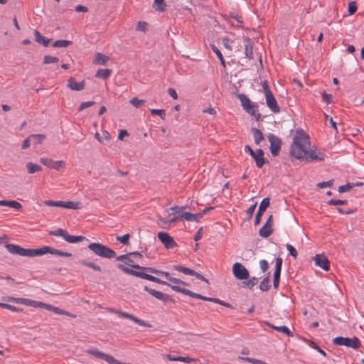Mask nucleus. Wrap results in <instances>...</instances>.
Masks as SVG:
<instances>
[{
  "mask_svg": "<svg viewBox=\"0 0 364 364\" xmlns=\"http://www.w3.org/2000/svg\"><path fill=\"white\" fill-rule=\"evenodd\" d=\"M310 139L309 135L302 129H297L293 138L291 146V154L297 159L311 161H324L326 155L321 151L316 152V149L310 148Z\"/></svg>",
  "mask_w": 364,
  "mask_h": 364,
  "instance_id": "nucleus-1",
  "label": "nucleus"
},
{
  "mask_svg": "<svg viewBox=\"0 0 364 364\" xmlns=\"http://www.w3.org/2000/svg\"><path fill=\"white\" fill-rule=\"evenodd\" d=\"M146 269L149 270V272L159 274L161 276H164L167 279L168 281H170L172 284L168 283V287H170L173 291L176 292L182 293L185 295L190 296L191 297L196 298L197 294L194 293L187 289L185 288V287L188 286V284L183 281H181L179 279L172 277L171 274L167 272H163L159 271L153 268H146Z\"/></svg>",
  "mask_w": 364,
  "mask_h": 364,
  "instance_id": "nucleus-2",
  "label": "nucleus"
},
{
  "mask_svg": "<svg viewBox=\"0 0 364 364\" xmlns=\"http://www.w3.org/2000/svg\"><path fill=\"white\" fill-rule=\"evenodd\" d=\"M88 248L95 255L103 258L112 259L116 256V252L113 250L100 243H90Z\"/></svg>",
  "mask_w": 364,
  "mask_h": 364,
  "instance_id": "nucleus-3",
  "label": "nucleus"
},
{
  "mask_svg": "<svg viewBox=\"0 0 364 364\" xmlns=\"http://www.w3.org/2000/svg\"><path fill=\"white\" fill-rule=\"evenodd\" d=\"M117 267L126 274L134 275V276L142 278V279L149 280L151 282H156L158 284H163V285H168V283L165 281H163V280H161L157 277H155L151 274H148L144 272L133 270L132 269H129V268L125 267L124 264H119L117 265Z\"/></svg>",
  "mask_w": 364,
  "mask_h": 364,
  "instance_id": "nucleus-4",
  "label": "nucleus"
},
{
  "mask_svg": "<svg viewBox=\"0 0 364 364\" xmlns=\"http://www.w3.org/2000/svg\"><path fill=\"white\" fill-rule=\"evenodd\" d=\"M6 248L11 254L14 255L31 257L38 256V249H25L14 244H6Z\"/></svg>",
  "mask_w": 364,
  "mask_h": 364,
  "instance_id": "nucleus-5",
  "label": "nucleus"
},
{
  "mask_svg": "<svg viewBox=\"0 0 364 364\" xmlns=\"http://www.w3.org/2000/svg\"><path fill=\"white\" fill-rule=\"evenodd\" d=\"M2 299L5 301L15 302L17 304H21L23 305L33 306V307H36V308L39 307V308H44L46 309H48V304H45L42 301H34V300L25 299V298H16V297H13V296H6V297H3Z\"/></svg>",
  "mask_w": 364,
  "mask_h": 364,
  "instance_id": "nucleus-6",
  "label": "nucleus"
},
{
  "mask_svg": "<svg viewBox=\"0 0 364 364\" xmlns=\"http://www.w3.org/2000/svg\"><path fill=\"white\" fill-rule=\"evenodd\" d=\"M333 343L336 346H344L353 349H358L360 347V341L358 338L355 336L353 338L336 337L333 339Z\"/></svg>",
  "mask_w": 364,
  "mask_h": 364,
  "instance_id": "nucleus-7",
  "label": "nucleus"
},
{
  "mask_svg": "<svg viewBox=\"0 0 364 364\" xmlns=\"http://www.w3.org/2000/svg\"><path fill=\"white\" fill-rule=\"evenodd\" d=\"M49 234L53 236L62 237L66 242L69 243H77L85 240V237L82 235H70L65 230L62 228H58L55 230L50 231Z\"/></svg>",
  "mask_w": 364,
  "mask_h": 364,
  "instance_id": "nucleus-8",
  "label": "nucleus"
},
{
  "mask_svg": "<svg viewBox=\"0 0 364 364\" xmlns=\"http://www.w3.org/2000/svg\"><path fill=\"white\" fill-rule=\"evenodd\" d=\"M200 214H194L189 212H183L178 216L173 217L168 220H166L165 219L162 218L161 217L158 216L159 220H160L164 224H171L172 223L176 222V220L179 219H184L187 221H196L198 218H199Z\"/></svg>",
  "mask_w": 364,
  "mask_h": 364,
  "instance_id": "nucleus-9",
  "label": "nucleus"
},
{
  "mask_svg": "<svg viewBox=\"0 0 364 364\" xmlns=\"http://www.w3.org/2000/svg\"><path fill=\"white\" fill-rule=\"evenodd\" d=\"M245 151L250 154L255 159L256 166L258 168H262L264 164V152L261 149L254 151L249 145L245 146Z\"/></svg>",
  "mask_w": 364,
  "mask_h": 364,
  "instance_id": "nucleus-10",
  "label": "nucleus"
},
{
  "mask_svg": "<svg viewBox=\"0 0 364 364\" xmlns=\"http://www.w3.org/2000/svg\"><path fill=\"white\" fill-rule=\"evenodd\" d=\"M109 311L117 314L120 317H122L124 318H129L139 326H145V327H151V324L134 316V315H132L128 312H124V311H119L117 309H109Z\"/></svg>",
  "mask_w": 364,
  "mask_h": 364,
  "instance_id": "nucleus-11",
  "label": "nucleus"
},
{
  "mask_svg": "<svg viewBox=\"0 0 364 364\" xmlns=\"http://www.w3.org/2000/svg\"><path fill=\"white\" fill-rule=\"evenodd\" d=\"M267 139L270 143V152L273 156H277L279 153L282 146L281 139L274 134L269 133Z\"/></svg>",
  "mask_w": 364,
  "mask_h": 364,
  "instance_id": "nucleus-12",
  "label": "nucleus"
},
{
  "mask_svg": "<svg viewBox=\"0 0 364 364\" xmlns=\"http://www.w3.org/2000/svg\"><path fill=\"white\" fill-rule=\"evenodd\" d=\"M40 162L44 166L57 171L65 168L66 166L65 162L63 160L54 161L52 159L47 157L41 158Z\"/></svg>",
  "mask_w": 364,
  "mask_h": 364,
  "instance_id": "nucleus-13",
  "label": "nucleus"
},
{
  "mask_svg": "<svg viewBox=\"0 0 364 364\" xmlns=\"http://www.w3.org/2000/svg\"><path fill=\"white\" fill-rule=\"evenodd\" d=\"M232 273L238 279H247L250 274L248 270L240 263L235 262L232 266Z\"/></svg>",
  "mask_w": 364,
  "mask_h": 364,
  "instance_id": "nucleus-14",
  "label": "nucleus"
},
{
  "mask_svg": "<svg viewBox=\"0 0 364 364\" xmlns=\"http://www.w3.org/2000/svg\"><path fill=\"white\" fill-rule=\"evenodd\" d=\"M131 257H139L140 258L142 257V255L139 252H132L129 255H120L117 257V261L123 262L125 264L132 267L135 269H142L141 267L135 264L134 261L131 258Z\"/></svg>",
  "mask_w": 364,
  "mask_h": 364,
  "instance_id": "nucleus-15",
  "label": "nucleus"
},
{
  "mask_svg": "<svg viewBox=\"0 0 364 364\" xmlns=\"http://www.w3.org/2000/svg\"><path fill=\"white\" fill-rule=\"evenodd\" d=\"M242 106L248 113L252 115H255L257 112V106L252 104L250 100L244 94H240L238 96Z\"/></svg>",
  "mask_w": 364,
  "mask_h": 364,
  "instance_id": "nucleus-16",
  "label": "nucleus"
},
{
  "mask_svg": "<svg viewBox=\"0 0 364 364\" xmlns=\"http://www.w3.org/2000/svg\"><path fill=\"white\" fill-rule=\"evenodd\" d=\"M46 253H50L52 255L63 256V257H70L72 256V254L70 252H63V251H61V250H59L57 249H54L49 246H44L41 248L38 249V253H37L38 256H41V255L46 254Z\"/></svg>",
  "mask_w": 364,
  "mask_h": 364,
  "instance_id": "nucleus-17",
  "label": "nucleus"
},
{
  "mask_svg": "<svg viewBox=\"0 0 364 364\" xmlns=\"http://www.w3.org/2000/svg\"><path fill=\"white\" fill-rule=\"evenodd\" d=\"M158 238L167 249H171L176 246V243L173 238L167 232H159L158 233Z\"/></svg>",
  "mask_w": 364,
  "mask_h": 364,
  "instance_id": "nucleus-18",
  "label": "nucleus"
},
{
  "mask_svg": "<svg viewBox=\"0 0 364 364\" xmlns=\"http://www.w3.org/2000/svg\"><path fill=\"white\" fill-rule=\"evenodd\" d=\"M86 353L95 356L97 358L102 359L107 362L109 364H112L114 362V357L104 353L101 351H100L97 348H90L86 350Z\"/></svg>",
  "mask_w": 364,
  "mask_h": 364,
  "instance_id": "nucleus-19",
  "label": "nucleus"
},
{
  "mask_svg": "<svg viewBox=\"0 0 364 364\" xmlns=\"http://www.w3.org/2000/svg\"><path fill=\"white\" fill-rule=\"evenodd\" d=\"M266 104L269 109L274 113H278L280 111L279 106L274 97L272 92L264 95Z\"/></svg>",
  "mask_w": 364,
  "mask_h": 364,
  "instance_id": "nucleus-20",
  "label": "nucleus"
},
{
  "mask_svg": "<svg viewBox=\"0 0 364 364\" xmlns=\"http://www.w3.org/2000/svg\"><path fill=\"white\" fill-rule=\"evenodd\" d=\"M314 259L316 266L321 267L325 271L329 270L330 262L325 255H316L314 257Z\"/></svg>",
  "mask_w": 364,
  "mask_h": 364,
  "instance_id": "nucleus-21",
  "label": "nucleus"
},
{
  "mask_svg": "<svg viewBox=\"0 0 364 364\" xmlns=\"http://www.w3.org/2000/svg\"><path fill=\"white\" fill-rule=\"evenodd\" d=\"M85 87V80H82L80 82H77V80L70 77L68 80L67 87L74 91H80L82 90Z\"/></svg>",
  "mask_w": 364,
  "mask_h": 364,
  "instance_id": "nucleus-22",
  "label": "nucleus"
},
{
  "mask_svg": "<svg viewBox=\"0 0 364 364\" xmlns=\"http://www.w3.org/2000/svg\"><path fill=\"white\" fill-rule=\"evenodd\" d=\"M282 265V259L281 257L276 258L275 270H274V288H277L279 283Z\"/></svg>",
  "mask_w": 364,
  "mask_h": 364,
  "instance_id": "nucleus-23",
  "label": "nucleus"
},
{
  "mask_svg": "<svg viewBox=\"0 0 364 364\" xmlns=\"http://www.w3.org/2000/svg\"><path fill=\"white\" fill-rule=\"evenodd\" d=\"M144 290L146 291L147 292H149L151 295H152L155 298H156L159 300H161V301H166L168 297V296L167 294H164L161 291H156L155 289H150L146 286L144 287Z\"/></svg>",
  "mask_w": 364,
  "mask_h": 364,
  "instance_id": "nucleus-24",
  "label": "nucleus"
},
{
  "mask_svg": "<svg viewBox=\"0 0 364 364\" xmlns=\"http://www.w3.org/2000/svg\"><path fill=\"white\" fill-rule=\"evenodd\" d=\"M95 136L100 143L109 142L111 139L110 134L105 130L102 131V133L96 132Z\"/></svg>",
  "mask_w": 364,
  "mask_h": 364,
  "instance_id": "nucleus-25",
  "label": "nucleus"
},
{
  "mask_svg": "<svg viewBox=\"0 0 364 364\" xmlns=\"http://www.w3.org/2000/svg\"><path fill=\"white\" fill-rule=\"evenodd\" d=\"M61 208L77 210L81 208V203L76 201H62L60 204Z\"/></svg>",
  "mask_w": 364,
  "mask_h": 364,
  "instance_id": "nucleus-26",
  "label": "nucleus"
},
{
  "mask_svg": "<svg viewBox=\"0 0 364 364\" xmlns=\"http://www.w3.org/2000/svg\"><path fill=\"white\" fill-rule=\"evenodd\" d=\"M251 132L253 135L255 143L257 145H259L260 142L264 139L263 134L261 132L259 129L257 128H252Z\"/></svg>",
  "mask_w": 364,
  "mask_h": 364,
  "instance_id": "nucleus-27",
  "label": "nucleus"
},
{
  "mask_svg": "<svg viewBox=\"0 0 364 364\" xmlns=\"http://www.w3.org/2000/svg\"><path fill=\"white\" fill-rule=\"evenodd\" d=\"M35 40L37 43L48 46L50 43V39L43 36L38 30L34 31Z\"/></svg>",
  "mask_w": 364,
  "mask_h": 364,
  "instance_id": "nucleus-28",
  "label": "nucleus"
},
{
  "mask_svg": "<svg viewBox=\"0 0 364 364\" xmlns=\"http://www.w3.org/2000/svg\"><path fill=\"white\" fill-rule=\"evenodd\" d=\"M108 60H109L108 56H107L101 53H97L95 55L94 63L98 64V65H105Z\"/></svg>",
  "mask_w": 364,
  "mask_h": 364,
  "instance_id": "nucleus-29",
  "label": "nucleus"
},
{
  "mask_svg": "<svg viewBox=\"0 0 364 364\" xmlns=\"http://www.w3.org/2000/svg\"><path fill=\"white\" fill-rule=\"evenodd\" d=\"M273 230H272V228L270 226V225H264L259 230V235L262 237H269L272 232Z\"/></svg>",
  "mask_w": 364,
  "mask_h": 364,
  "instance_id": "nucleus-30",
  "label": "nucleus"
},
{
  "mask_svg": "<svg viewBox=\"0 0 364 364\" xmlns=\"http://www.w3.org/2000/svg\"><path fill=\"white\" fill-rule=\"evenodd\" d=\"M152 6L156 11L159 12H163L166 9V4L164 0H154Z\"/></svg>",
  "mask_w": 364,
  "mask_h": 364,
  "instance_id": "nucleus-31",
  "label": "nucleus"
},
{
  "mask_svg": "<svg viewBox=\"0 0 364 364\" xmlns=\"http://www.w3.org/2000/svg\"><path fill=\"white\" fill-rule=\"evenodd\" d=\"M269 326L277 331L282 332L288 336L292 337L294 336L293 333L286 326H277L273 324H269Z\"/></svg>",
  "mask_w": 364,
  "mask_h": 364,
  "instance_id": "nucleus-32",
  "label": "nucleus"
},
{
  "mask_svg": "<svg viewBox=\"0 0 364 364\" xmlns=\"http://www.w3.org/2000/svg\"><path fill=\"white\" fill-rule=\"evenodd\" d=\"M112 73V70L109 69H100L95 74L96 77L107 79Z\"/></svg>",
  "mask_w": 364,
  "mask_h": 364,
  "instance_id": "nucleus-33",
  "label": "nucleus"
},
{
  "mask_svg": "<svg viewBox=\"0 0 364 364\" xmlns=\"http://www.w3.org/2000/svg\"><path fill=\"white\" fill-rule=\"evenodd\" d=\"M26 168H27L28 172L30 174H33L36 172L41 171V167L39 165L35 164L32 162L27 163Z\"/></svg>",
  "mask_w": 364,
  "mask_h": 364,
  "instance_id": "nucleus-34",
  "label": "nucleus"
},
{
  "mask_svg": "<svg viewBox=\"0 0 364 364\" xmlns=\"http://www.w3.org/2000/svg\"><path fill=\"white\" fill-rule=\"evenodd\" d=\"M183 208L179 207L177 205L171 207L168 209H166V211L167 212L168 215H172L173 217L178 216L177 214L180 215V212Z\"/></svg>",
  "mask_w": 364,
  "mask_h": 364,
  "instance_id": "nucleus-35",
  "label": "nucleus"
},
{
  "mask_svg": "<svg viewBox=\"0 0 364 364\" xmlns=\"http://www.w3.org/2000/svg\"><path fill=\"white\" fill-rule=\"evenodd\" d=\"M173 269L187 275H192L193 270L181 265H174Z\"/></svg>",
  "mask_w": 364,
  "mask_h": 364,
  "instance_id": "nucleus-36",
  "label": "nucleus"
},
{
  "mask_svg": "<svg viewBox=\"0 0 364 364\" xmlns=\"http://www.w3.org/2000/svg\"><path fill=\"white\" fill-rule=\"evenodd\" d=\"M71 44H72V42L70 41H67V40H58V41H55L53 43V47H58V48H65V47L69 46Z\"/></svg>",
  "mask_w": 364,
  "mask_h": 364,
  "instance_id": "nucleus-37",
  "label": "nucleus"
},
{
  "mask_svg": "<svg viewBox=\"0 0 364 364\" xmlns=\"http://www.w3.org/2000/svg\"><path fill=\"white\" fill-rule=\"evenodd\" d=\"M31 138L33 144H41L46 139V136L43 134H31Z\"/></svg>",
  "mask_w": 364,
  "mask_h": 364,
  "instance_id": "nucleus-38",
  "label": "nucleus"
},
{
  "mask_svg": "<svg viewBox=\"0 0 364 364\" xmlns=\"http://www.w3.org/2000/svg\"><path fill=\"white\" fill-rule=\"evenodd\" d=\"M270 200L269 198H264L259 206L258 210L264 213L267 208L269 205Z\"/></svg>",
  "mask_w": 364,
  "mask_h": 364,
  "instance_id": "nucleus-39",
  "label": "nucleus"
},
{
  "mask_svg": "<svg viewBox=\"0 0 364 364\" xmlns=\"http://www.w3.org/2000/svg\"><path fill=\"white\" fill-rule=\"evenodd\" d=\"M47 310L53 311L54 313H55L57 314L69 315V314L66 311L60 309H59L58 307H55V306H53L52 305H50V304H48Z\"/></svg>",
  "mask_w": 364,
  "mask_h": 364,
  "instance_id": "nucleus-40",
  "label": "nucleus"
},
{
  "mask_svg": "<svg viewBox=\"0 0 364 364\" xmlns=\"http://www.w3.org/2000/svg\"><path fill=\"white\" fill-rule=\"evenodd\" d=\"M80 263L81 264H82V265H85L86 267H90V268H92V269H94L95 271H99V272L101 271L100 267L98 266V265H96L93 262H87L85 260H81V261H80Z\"/></svg>",
  "mask_w": 364,
  "mask_h": 364,
  "instance_id": "nucleus-41",
  "label": "nucleus"
},
{
  "mask_svg": "<svg viewBox=\"0 0 364 364\" xmlns=\"http://www.w3.org/2000/svg\"><path fill=\"white\" fill-rule=\"evenodd\" d=\"M259 288L262 291H268L270 288L269 277L264 278L260 283Z\"/></svg>",
  "mask_w": 364,
  "mask_h": 364,
  "instance_id": "nucleus-42",
  "label": "nucleus"
},
{
  "mask_svg": "<svg viewBox=\"0 0 364 364\" xmlns=\"http://www.w3.org/2000/svg\"><path fill=\"white\" fill-rule=\"evenodd\" d=\"M196 298V299H202V300H204V301H212V302L217 303V304H222V301L220 300L219 299L206 297V296H202V295H200L199 294H197Z\"/></svg>",
  "mask_w": 364,
  "mask_h": 364,
  "instance_id": "nucleus-43",
  "label": "nucleus"
},
{
  "mask_svg": "<svg viewBox=\"0 0 364 364\" xmlns=\"http://www.w3.org/2000/svg\"><path fill=\"white\" fill-rule=\"evenodd\" d=\"M58 58L52 55H45L43 58V63L45 64L55 63L58 62Z\"/></svg>",
  "mask_w": 364,
  "mask_h": 364,
  "instance_id": "nucleus-44",
  "label": "nucleus"
},
{
  "mask_svg": "<svg viewBox=\"0 0 364 364\" xmlns=\"http://www.w3.org/2000/svg\"><path fill=\"white\" fill-rule=\"evenodd\" d=\"M7 206L13 208L18 210H20L22 209V205L16 200H8Z\"/></svg>",
  "mask_w": 364,
  "mask_h": 364,
  "instance_id": "nucleus-45",
  "label": "nucleus"
},
{
  "mask_svg": "<svg viewBox=\"0 0 364 364\" xmlns=\"http://www.w3.org/2000/svg\"><path fill=\"white\" fill-rule=\"evenodd\" d=\"M144 100H139L137 97H134L130 100V103L135 107H139L140 106L144 105Z\"/></svg>",
  "mask_w": 364,
  "mask_h": 364,
  "instance_id": "nucleus-46",
  "label": "nucleus"
},
{
  "mask_svg": "<svg viewBox=\"0 0 364 364\" xmlns=\"http://www.w3.org/2000/svg\"><path fill=\"white\" fill-rule=\"evenodd\" d=\"M94 104H95V102H92V101L83 102L79 106L78 111L81 112L83 109L92 106Z\"/></svg>",
  "mask_w": 364,
  "mask_h": 364,
  "instance_id": "nucleus-47",
  "label": "nucleus"
},
{
  "mask_svg": "<svg viewBox=\"0 0 364 364\" xmlns=\"http://www.w3.org/2000/svg\"><path fill=\"white\" fill-rule=\"evenodd\" d=\"M286 247H287V250H288L290 255H291L294 258H296V257H297L296 250L290 244H287Z\"/></svg>",
  "mask_w": 364,
  "mask_h": 364,
  "instance_id": "nucleus-48",
  "label": "nucleus"
},
{
  "mask_svg": "<svg viewBox=\"0 0 364 364\" xmlns=\"http://www.w3.org/2000/svg\"><path fill=\"white\" fill-rule=\"evenodd\" d=\"M151 112L153 115H159L162 119L165 118L166 114L164 109H151Z\"/></svg>",
  "mask_w": 364,
  "mask_h": 364,
  "instance_id": "nucleus-49",
  "label": "nucleus"
},
{
  "mask_svg": "<svg viewBox=\"0 0 364 364\" xmlns=\"http://www.w3.org/2000/svg\"><path fill=\"white\" fill-rule=\"evenodd\" d=\"M129 237H130V235L129 234H125V235H124L122 236H117L116 239H117V241H119L121 243L125 245V244H127Z\"/></svg>",
  "mask_w": 364,
  "mask_h": 364,
  "instance_id": "nucleus-50",
  "label": "nucleus"
},
{
  "mask_svg": "<svg viewBox=\"0 0 364 364\" xmlns=\"http://www.w3.org/2000/svg\"><path fill=\"white\" fill-rule=\"evenodd\" d=\"M257 282L258 279L256 277H252L245 284L249 289H252L255 285L257 284Z\"/></svg>",
  "mask_w": 364,
  "mask_h": 364,
  "instance_id": "nucleus-51",
  "label": "nucleus"
},
{
  "mask_svg": "<svg viewBox=\"0 0 364 364\" xmlns=\"http://www.w3.org/2000/svg\"><path fill=\"white\" fill-rule=\"evenodd\" d=\"M357 11V6L355 1H351L348 4V14L353 15Z\"/></svg>",
  "mask_w": 364,
  "mask_h": 364,
  "instance_id": "nucleus-52",
  "label": "nucleus"
},
{
  "mask_svg": "<svg viewBox=\"0 0 364 364\" xmlns=\"http://www.w3.org/2000/svg\"><path fill=\"white\" fill-rule=\"evenodd\" d=\"M146 29H147V23L146 22H144V21L138 22L137 26H136L137 31L146 32Z\"/></svg>",
  "mask_w": 364,
  "mask_h": 364,
  "instance_id": "nucleus-53",
  "label": "nucleus"
},
{
  "mask_svg": "<svg viewBox=\"0 0 364 364\" xmlns=\"http://www.w3.org/2000/svg\"><path fill=\"white\" fill-rule=\"evenodd\" d=\"M43 203L45 205H46L48 206L60 207L61 200L54 201V200H45Z\"/></svg>",
  "mask_w": 364,
  "mask_h": 364,
  "instance_id": "nucleus-54",
  "label": "nucleus"
},
{
  "mask_svg": "<svg viewBox=\"0 0 364 364\" xmlns=\"http://www.w3.org/2000/svg\"><path fill=\"white\" fill-rule=\"evenodd\" d=\"M262 87L264 90V95H267L272 92L269 87L268 82L267 80H264L262 82Z\"/></svg>",
  "mask_w": 364,
  "mask_h": 364,
  "instance_id": "nucleus-55",
  "label": "nucleus"
},
{
  "mask_svg": "<svg viewBox=\"0 0 364 364\" xmlns=\"http://www.w3.org/2000/svg\"><path fill=\"white\" fill-rule=\"evenodd\" d=\"M328 203L332 205H344L347 203V200L331 199Z\"/></svg>",
  "mask_w": 364,
  "mask_h": 364,
  "instance_id": "nucleus-56",
  "label": "nucleus"
},
{
  "mask_svg": "<svg viewBox=\"0 0 364 364\" xmlns=\"http://www.w3.org/2000/svg\"><path fill=\"white\" fill-rule=\"evenodd\" d=\"M4 309H6L8 310H10L14 312H20L22 311V309H19L16 306H12L11 304H4Z\"/></svg>",
  "mask_w": 364,
  "mask_h": 364,
  "instance_id": "nucleus-57",
  "label": "nucleus"
},
{
  "mask_svg": "<svg viewBox=\"0 0 364 364\" xmlns=\"http://www.w3.org/2000/svg\"><path fill=\"white\" fill-rule=\"evenodd\" d=\"M259 266L262 272H266L269 268V264L265 259H262L259 261Z\"/></svg>",
  "mask_w": 364,
  "mask_h": 364,
  "instance_id": "nucleus-58",
  "label": "nucleus"
},
{
  "mask_svg": "<svg viewBox=\"0 0 364 364\" xmlns=\"http://www.w3.org/2000/svg\"><path fill=\"white\" fill-rule=\"evenodd\" d=\"M257 203H255L253 205H252L246 211L247 215L249 218H251L255 210Z\"/></svg>",
  "mask_w": 364,
  "mask_h": 364,
  "instance_id": "nucleus-59",
  "label": "nucleus"
},
{
  "mask_svg": "<svg viewBox=\"0 0 364 364\" xmlns=\"http://www.w3.org/2000/svg\"><path fill=\"white\" fill-rule=\"evenodd\" d=\"M333 185L332 181H328L326 182H321L317 184V186L320 188H326V187H331Z\"/></svg>",
  "mask_w": 364,
  "mask_h": 364,
  "instance_id": "nucleus-60",
  "label": "nucleus"
},
{
  "mask_svg": "<svg viewBox=\"0 0 364 364\" xmlns=\"http://www.w3.org/2000/svg\"><path fill=\"white\" fill-rule=\"evenodd\" d=\"M31 135L26 138V139H24V141H23V144H22V149H26L27 148H28L31 145Z\"/></svg>",
  "mask_w": 364,
  "mask_h": 364,
  "instance_id": "nucleus-61",
  "label": "nucleus"
},
{
  "mask_svg": "<svg viewBox=\"0 0 364 364\" xmlns=\"http://www.w3.org/2000/svg\"><path fill=\"white\" fill-rule=\"evenodd\" d=\"M351 187L352 186L350 184H346V185H344V186H341L338 188V191L340 193L347 192V191H348L351 188Z\"/></svg>",
  "mask_w": 364,
  "mask_h": 364,
  "instance_id": "nucleus-62",
  "label": "nucleus"
},
{
  "mask_svg": "<svg viewBox=\"0 0 364 364\" xmlns=\"http://www.w3.org/2000/svg\"><path fill=\"white\" fill-rule=\"evenodd\" d=\"M322 98H323V100L328 104L331 102L332 96L330 94L323 92L322 94Z\"/></svg>",
  "mask_w": 364,
  "mask_h": 364,
  "instance_id": "nucleus-63",
  "label": "nucleus"
},
{
  "mask_svg": "<svg viewBox=\"0 0 364 364\" xmlns=\"http://www.w3.org/2000/svg\"><path fill=\"white\" fill-rule=\"evenodd\" d=\"M213 51L217 55L219 59H222L223 57L220 50L214 45L211 46Z\"/></svg>",
  "mask_w": 364,
  "mask_h": 364,
  "instance_id": "nucleus-64",
  "label": "nucleus"
}]
</instances>
